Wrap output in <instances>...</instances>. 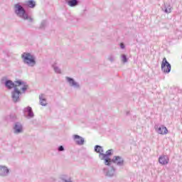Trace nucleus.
Here are the masks:
<instances>
[{
  "mask_svg": "<svg viewBox=\"0 0 182 182\" xmlns=\"http://www.w3.org/2000/svg\"><path fill=\"white\" fill-rule=\"evenodd\" d=\"M21 59L24 65H27L30 68H33L36 65V57L31 53H23Z\"/></svg>",
  "mask_w": 182,
  "mask_h": 182,
  "instance_id": "obj_3",
  "label": "nucleus"
},
{
  "mask_svg": "<svg viewBox=\"0 0 182 182\" xmlns=\"http://www.w3.org/2000/svg\"><path fill=\"white\" fill-rule=\"evenodd\" d=\"M126 114H127V116H129L130 114V111H127Z\"/></svg>",
  "mask_w": 182,
  "mask_h": 182,
  "instance_id": "obj_27",
  "label": "nucleus"
},
{
  "mask_svg": "<svg viewBox=\"0 0 182 182\" xmlns=\"http://www.w3.org/2000/svg\"><path fill=\"white\" fill-rule=\"evenodd\" d=\"M48 25V22L46 20L41 21L39 29H45L46 26Z\"/></svg>",
  "mask_w": 182,
  "mask_h": 182,
  "instance_id": "obj_21",
  "label": "nucleus"
},
{
  "mask_svg": "<svg viewBox=\"0 0 182 182\" xmlns=\"http://www.w3.org/2000/svg\"><path fill=\"white\" fill-rule=\"evenodd\" d=\"M121 58H122V63H127L129 59L127 58V56L126 55V54H122L121 55Z\"/></svg>",
  "mask_w": 182,
  "mask_h": 182,
  "instance_id": "obj_22",
  "label": "nucleus"
},
{
  "mask_svg": "<svg viewBox=\"0 0 182 182\" xmlns=\"http://www.w3.org/2000/svg\"><path fill=\"white\" fill-rule=\"evenodd\" d=\"M52 68L55 73H58V74L62 73L60 68H59V67H58L56 63L53 64Z\"/></svg>",
  "mask_w": 182,
  "mask_h": 182,
  "instance_id": "obj_20",
  "label": "nucleus"
},
{
  "mask_svg": "<svg viewBox=\"0 0 182 182\" xmlns=\"http://www.w3.org/2000/svg\"><path fill=\"white\" fill-rule=\"evenodd\" d=\"M103 173L105 177H114V174H116V168L114 166H111L109 168H104Z\"/></svg>",
  "mask_w": 182,
  "mask_h": 182,
  "instance_id": "obj_8",
  "label": "nucleus"
},
{
  "mask_svg": "<svg viewBox=\"0 0 182 182\" xmlns=\"http://www.w3.org/2000/svg\"><path fill=\"white\" fill-rule=\"evenodd\" d=\"M111 163L116 164L119 167H123L124 166V159L120 156H114L111 159Z\"/></svg>",
  "mask_w": 182,
  "mask_h": 182,
  "instance_id": "obj_7",
  "label": "nucleus"
},
{
  "mask_svg": "<svg viewBox=\"0 0 182 182\" xmlns=\"http://www.w3.org/2000/svg\"><path fill=\"white\" fill-rule=\"evenodd\" d=\"M108 60H109V62H112V63L114 62V55H109L108 56Z\"/></svg>",
  "mask_w": 182,
  "mask_h": 182,
  "instance_id": "obj_24",
  "label": "nucleus"
},
{
  "mask_svg": "<svg viewBox=\"0 0 182 182\" xmlns=\"http://www.w3.org/2000/svg\"><path fill=\"white\" fill-rule=\"evenodd\" d=\"M154 129L159 134H167L168 133V129L164 125H161L160 127L155 125Z\"/></svg>",
  "mask_w": 182,
  "mask_h": 182,
  "instance_id": "obj_10",
  "label": "nucleus"
},
{
  "mask_svg": "<svg viewBox=\"0 0 182 182\" xmlns=\"http://www.w3.org/2000/svg\"><path fill=\"white\" fill-rule=\"evenodd\" d=\"M22 93L23 92H21L19 88L15 87V89H14V90L11 92V99L14 103H18V102H21V97H19V96H21Z\"/></svg>",
  "mask_w": 182,
  "mask_h": 182,
  "instance_id": "obj_6",
  "label": "nucleus"
},
{
  "mask_svg": "<svg viewBox=\"0 0 182 182\" xmlns=\"http://www.w3.org/2000/svg\"><path fill=\"white\" fill-rule=\"evenodd\" d=\"M58 151H65V147L62 145L58 147Z\"/></svg>",
  "mask_w": 182,
  "mask_h": 182,
  "instance_id": "obj_25",
  "label": "nucleus"
},
{
  "mask_svg": "<svg viewBox=\"0 0 182 182\" xmlns=\"http://www.w3.org/2000/svg\"><path fill=\"white\" fill-rule=\"evenodd\" d=\"M132 120H134V122H136V116L133 117V118L132 119Z\"/></svg>",
  "mask_w": 182,
  "mask_h": 182,
  "instance_id": "obj_28",
  "label": "nucleus"
},
{
  "mask_svg": "<svg viewBox=\"0 0 182 182\" xmlns=\"http://www.w3.org/2000/svg\"><path fill=\"white\" fill-rule=\"evenodd\" d=\"M9 175V168L5 166L0 165V176L7 177Z\"/></svg>",
  "mask_w": 182,
  "mask_h": 182,
  "instance_id": "obj_15",
  "label": "nucleus"
},
{
  "mask_svg": "<svg viewBox=\"0 0 182 182\" xmlns=\"http://www.w3.org/2000/svg\"><path fill=\"white\" fill-rule=\"evenodd\" d=\"M95 151L96 153H98L99 156H100V154H103L105 153V150L103 149V146H101L100 145H96L95 146Z\"/></svg>",
  "mask_w": 182,
  "mask_h": 182,
  "instance_id": "obj_17",
  "label": "nucleus"
},
{
  "mask_svg": "<svg viewBox=\"0 0 182 182\" xmlns=\"http://www.w3.org/2000/svg\"><path fill=\"white\" fill-rule=\"evenodd\" d=\"M65 4L70 6L71 8H75V6H77L79 5V0H65Z\"/></svg>",
  "mask_w": 182,
  "mask_h": 182,
  "instance_id": "obj_16",
  "label": "nucleus"
},
{
  "mask_svg": "<svg viewBox=\"0 0 182 182\" xmlns=\"http://www.w3.org/2000/svg\"><path fill=\"white\" fill-rule=\"evenodd\" d=\"M40 105L41 106H46L48 104L46 103V99L43 97V95L41 94L39 95Z\"/></svg>",
  "mask_w": 182,
  "mask_h": 182,
  "instance_id": "obj_19",
  "label": "nucleus"
},
{
  "mask_svg": "<svg viewBox=\"0 0 182 182\" xmlns=\"http://www.w3.org/2000/svg\"><path fill=\"white\" fill-rule=\"evenodd\" d=\"M31 8L33 9L36 6V1L33 0H27L25 3H17L14 4V14H16L18 18L23 19V21H28L31 23L33 22V18L29 16V14L27 13L25 7Z\"/></svg>",
  "mask_w": 182,
  "mask_h": 182,
  "instance_id": "obj_1",
  "label": "nucleus"
},
{
  "mask_svg": "<svg viewBox=\"0 0 182 182\" xmlns=\"http://www.w3.org/2000/svg\"><path fill=\"white\" fill-rule=\"evenodd\" d=\"M24 116L27 119H32L34 117L35 114H33V111H32V107H27L23 109Z\"/></svg>",
  "mask_w": 182,
  "mask_h": 182,
  "instance_id": "obj_11",
  "label": "nucleus"
},
{
  "mask_svg": "<svg viewBox=\"0 0 182 182\" xmlns=\"http://www.w3.org/2000/svg\"><path fill=\"white\" fill-rule=\"evenodd\" d=\"M164 12L165 14H171V6H165Z\"/></svg>",
  "mask_w": 182,
  "mask_h": 182,
  "instance_id": "obj_23",
  "label": "nucleus"
},
{
  "mask_svg": "<svg viewBox=\"0 0 182 182\" xmlns=\"http://www.w3.org/2000/svg\"><path fill=\"white\" fill-rule=\"evenodd\" d=\"M121 49H124V48H126V46H124V43H121L119 45Z\"/></svg>",
  "mask_w": 182,
  "mask_h": 182,
  "instance_id": "obj_26",
  "label": "nucleus"
},
{
  "mask_svg": "<svg viewBox=\"0 0 182 182\" xmlns=\"http://www.w3.org/2000/svg\"><path fill=\"white\" fill-rule=\"evenodd\" d=\"M159 163L162 166H167L168 163H170V158L167 155H161L159 158Z\"/></svg>",
  "mask_w": 182,
  "mask_h": 182,
  "instance_id": "obj_13",
  "label": "nucleus"
},
{
  "mask_svg": "<svg viewBox=\"0 0 182 182\" xmlns=\"http://www.w3.org/2000/svg\"><path fill=\"white\" fill-rule=\"evenodd\" d=\"M161 69L164 73H170L171 72V64L167 61L166 58H163Z\"/></svg>",
  "mask_w": 182,
  "mask_h": 182,
  "instance_id": "obj_5",
  "label": "nucleus"
},
{
  "mask_svg": "<svg viewBox=\"0 0 182 182\" xmlns=\"http://www.w3.org/2000/svg\"><path fill=\"white\" fill-rule=\"evenodd\" d=\"M110 156H113V149L107 150L105 154H100L99 155V159L100 160H104V164L105 166H111V160Z\"/></svg>",
  "mask_w": 182,
  "mask_h": 182,
  "instance_id": "obj_4",
  "label": "nucleus"
},
{
  "mask_svg": "<svg viewBox=\"0 0 182 182\" xmlns=\"http://www.w3.org/2000/svg\"><path fill=\"white\" fill-rule=\"evenodd\" d=\"M4 85L9 90H11V89H15V87H20V90H22L23 93H26L29 87L26 82L21 80L15 81L14 82L11 80H6L4 82Z\"/></svg>",
  "mask_w": 182,
  "mask_h": 182,
  "instance_id": "obj_2",
  "label": "nucleus"
},
{
  "mask_svg": "<svg viewBox=\"0 0 182 182\" xmlns=\"http://www.w3.org/2000/svg\"><path fill=\"white\" fill-rule=\"evenodd\" d=\"M59 182H73L72 179L69 178L67 175H61L60 176Z\"/></svg>",
  "mask_w": 182,
  "mask_h": 182,
  "instance_id": "obj_18",
  "label": "nucleus"
},
{
  "mask_svg": "<svg viewBox=\"0 0 182 182\" xmlns=\"http://www.w3.org/2000/svg\"><path fill=\"white\" fill-rule=\"evenodd\" d=\"M65 80L71 87H74V89H80V85L79 82H75V79L70 77H65Z\"/></svg>",
  "mask_w": 182,
  "mask_h": 182,
  "instance_id": "obj_9",
  "label": "nucleus"
},
{
  "mask_svg": "<svg viewBox=\"0 0 182 182\" xmlns=\"http://www.w3.org/2000/svg\"><path fill=\"white\" fill-rule=\"evenodd\" d=\"M73 139L75 141V144H77V146H83V144H85V138L77 134L73 135Z\"/></svg>",
  "mask_w": 182,
  "mask_h": 182,
  "instance_id": "obj_14",
  "label": "nucleus"
},
{
  "mask_svg": "<svg viewBox=\"0 0 182 182\" xmlns=\"http://www.w3.org/2000/svg\"><path fill=\"white\" fill-rule=\"evenodd\" d=\"M23 127L22 126V124L21 122H15L14 126V133L15 134H19L21 133H23Z\"/></svg>",
  "mask_w": 182,
  "mask_h": 182,
  "instance_id": "obj_12",
  "label": "nucleus"
}]
</instances>
